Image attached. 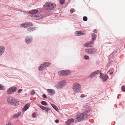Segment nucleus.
Wrapping results in <instances>:
<instances>
[{
    "instance_id": "f257e3e1",
    "label": "nucleus",
    "mask_w": 125,
    "mask_h": 125,
    "mask_svg": "<svg viewBox=\"0 0 125 125\" xmlns=\"http://www.w3.org/2000/svg\"><path fill=\"white\" fill-rule=\"evenodd\" d=\"M89 112V110L86 111V113L83 114L82 113H80L75 116V122L77 123L81 121L83 118H85L87 116V115H89L88 113Z\"/></svg>"
},
{
    "instance_id": "f03ea898",
    "label": "nucleus",
    "mask_w": 125,
    "mask_h": 125,
    "mask_svg": "<svg viewBox=\"0 0 125 125\" xmlns=\"http://www.w3.org/2000/svg\"><path fill=\"white\" fill-rule=\"evenodd\" d=\"M81 86L79 83L76 82L74 83L73 85V89L74 93H78L81 91Z\"/></svg>"
},
{
    "instance_id": "7ed1b4c3",
    "label": "nucleus",
    "mask_w": 125,
    "mask_h": 125,
    "mask_svg": "<svg viewBox=\"0 0 125 125\" xmlns=\"http://www.w3.org/2000/svg\"><path fill=\"white\" fill-rule=\"evenodd\" d=\"M44 6L46 10H51L55 9L56 7V5L52 2H47L46 3Z\"/></svg>"
},
{
    "instance_id": "20e7f679",
    "label": "nucleus",
    "mask_w": 125,
    "mask_h": 125,
    "mask_svg": "<svg viewBox=\"0 0 125 125\" xmlns=\"http://www.w3.org/2000/svg\"><path fill=\"white\" fill-rule=\"evenodd\" d=\"M97 49L94 48H88L86 49L85 50L86 53L88 54L93 55L97 52Z\"/></svg>"
},
{
    "instance_id": "39448f33",
    "label": "nucleus",
    "mask_w": 125,
    "mask_h": 125,
    "mask_svg": "<svg viewBox=\"0 0 125 125\" xmlns=\"http://www.w3.org/2000/svg\"><path fill=\"white\" fill-rule=\"evenodd\" d=\"M31 16L32 17V18L36 20L42 19L43 18V16L40 13L37 15H33Z\"/></svg>"
},
{
    "instance_id": "423d86ee",
    "label": "nucleus",
    "mask_w": 125,
    "mask_h": 125,
    "mask_svg": "<svg viewBox=\"0 0 125 125\" xmlns=\"http://www.w3.org/2000/svg\"><path fill=\"white\" fill-rule=\"evenodd\" d=\"M66 84V82L64 80H63L59 82L57 85L59 88H62Z\"/></svg>"
},
{
    "instance_id": "0eeeda50",
    "label": "nucleus",
    "mask_w": 125,
    "mask_h": 125,
    "mask_svg": "<svg viewBox=\"0 0 125 125\" xmlns=\"http://www.w3.org/2000/svg\"><path fill=\"white\" fill-rule=\"evenodd\" d=\"M17 88L16 87H12L9 88L7 90L8 94H11L13 93L16 90Z\"/></svg>"
},
{
    "instance_id": "6e6552de",
    "label": "nucleus",
    "mask_w": 125,
    "mask_h": 125,
    "mask_svg": "<svg viewBox=\"0 0 125 125\" xmlns=\"http://www.w3.org/2000/svg\"><path fill=\"white\" fill-rule=\"evenodd\" d=\"M33 24L31 22H27L23 23L20 26L21 27L26 28L30 26H32Z\"/></svg>"
},
{
    "instance_id": "1a4fd4ad",
    "label": "nucleus",
    "mask_w": 125,
    "mask_h": 125,
    "mask_svg": "<svg viewBox=\"0 0 125 125\" xmlns=\"http://www.w3.org/2000/svg\"><path fill=\"white\" fill-rule=\"evenodd\" d=\"M33 40L32 38L30 36H28L25 38V42L27 44L30 43Z\"/></svg>"
},
{
    "instance_id": "9d476101",
    "label": "nucleus",
    "mask_w": 125,
    "mask_h": 125,
    "mask_svg": "<svg viewBox=\"0 0 125 125\" xmlns=\"http://www.w3.org/2000/svg\"><path fill=\"white\" fill-rule=\"evenodd\" d=\"M94 42L91 41L90 42H88L84 44V46L86 47H93V44Z\"/></svg>"
},
{
    "instance_id": "9b49d317",
    "label": "nucleus",
    "mask_w": 125,
    "mask_h": 125,
    "mask_svg": "<svg viewBox=\"0 0 125 125\" xmlns=\"http://www.w3.org/2000/svg\"><path fill=\"white\" fill-rule=\"evenodd\" d=\"M15 98L11 96L8 97L7 99V102L9 104H12L13 102L15 101Z\"/></svg>"
},
{
    "instance_id": "f8f14e48",
    "label": "nucleus",
    "mask_w": 125,
    "mask_h": 125,
    "mask_svg": "<svg viewBox=\"0 0 125 125\" xmlns=\"http://www.w3.org/2000/svg\"><path fill=\"white\" fill-rule=\"evenodd\" d=\"M5 47L4 46H0V57L5 52Z\"/></svg>"
},
{
    "instance_id": "ddd939ff",
    "label": "nucleus",
    "mask_w": 125,
    "mask_h": 125,
    "mask_svg": "<svg viewBox=\"0 0 125 125\" xmlns=\"http://www.w3.org/2000/svg\"><path fill=\"white\" fill-rule=\"evenodd\" d=\"M103 73H100V77L102 78L103 80L104 81H106L108 78V76L107 74H105V75L103 76Z\"/></svg>"
},
{
    "instance_id": "4468645a",
    "label": "nucleus",
    "mask_w": 125,
    "mask_h": 125,
    "mask_svg": "<svg viewBox=\"0 0 125 125\" xmlns=\"http://www.w3.org/2000/svg\"><path fill=\"white\" fill-rule=\"evenodd\" d=\"M75 33L76 36H81L85 34V33L83 31H76L75 32Z\"/></svg>"
},
{
    "instance_id": "2eb2a0df",
    "label": "nucleus",
    "mask_w": 125,
    "mask_h": 125,
    "mask_svg": "<svg viewBox=\"0 0 125 125\" xmlns=\"http://www.w3.org/2000/svg\"><path fill=\"white\" fill-rule=\"evenodd\" d=\"M74 119L73 118H70L68 119L66 123V125H70L74 121Z\"/></svg>"
},
{
    "instance_id": "dca6fc26",
    "label": "nucleus",
    "mask_w": 125,
    "mask_h": 125,
    "mask_svg": "<svg viewBox=\"0 0 125 125\" xmlns=\"http://www.w3.org/2000/svg\"><path fill=\"white\" fill-rule=\"evenodd\" d=\"M21 112H19L14 115L12 116L13 119H15L19 117L21 115Z\"/></svg>"
},
{
    "instance_id": "f3484780",
    "label": "nucleus",
    "mask_w": 125,
    "mask_h": 125,
    "mask_svg": "<svg viewBox=\"0 0 125 125\" xmlns=\"http://www.w3.org/2000/svg\"><path fill=\"white\" fill-rule=\"evenodd\" d=\"M47 91L48 92L49 94L51 95H53L55 93V91L53 89H48Z\"/></svg>"
},
{
    "instance_id": "a211bd4d",
    "label": "nucleus",
    "mask_w": 125,
    "mask_h": 125,
    "mask_svg": "<svg viewBox=\"0 0 125 125\" xmlns=\"http://www.w3.org/2000/svg\"><path fill=\"white\" fill-rule=\"evenodd\" d=\"M71 73V72L69 70H64V76H66L70 75Z\"/></svg>"
},
{
    "instance_id": "6ab92c4d",
    "label": "nucleus",
    "mask_w": 125,
    "mask_h": 125,
    "mask_svg": "<svg viewBox=\"0 0 125 125\" xmlns=\"http://www.w3.org/2000/svg\"><path fill=\"white\" fill-rule=\"evenodd\" d=\"M92 39L91 41L94 42L95 40L96 39L97 35L95 33H93L92 34Z\"/></svg>"
},
{
    "instance_id": "aec40b11",
    "label": "nucleus",
    "mask_w": 125,
    "mask_h": 125,
    "mask_svg": "<svg viewBox=\"0 0 125 125\" xmlns=\"http://www.w3.org/2000/svg\"><path fill=\"white\" fill-rule=\"evenodd\" d=\"M45 67L43 63L41 64L38 67V69L40 71L43 70Z\"/></svg>"
},
{
    "instance_id": "412c9836",
    "label": "nucleus",
    "mask_w": 125,
    "mask_h": 125,
    "mask_svg": "<svg viewBox=\"0 0 125 125\" xmlns=\"http://www.w3.org/2000/svg\"><path fill=\"white\" fill-rule=\"evenodd\" d=\"M38 12V10H32L29 11V13L32 14V15H35L36 13H37Z\"/></svg>"
},
{
    "instance_id": "4be33fe9",
    "label": "nucleus",
    "mask_w": 125,
    "mask_h": 125,
    "mask_svg": "<svg viewBox=\"0 0 125 125\" xmlns=\"http://www.w3.org/2000/svg\"><path fill=\"white\" fill-rule=\"evenodd\" d=\"M13 104H11L13 105H18L19 104V101L15 99V101H13L12 102Z\"/></svg>"
},
{
    "instance_id": "5701e85b",
    "label": "nucleus",
    "mask_w": 125,
    "mask_h": 125,
    "mask_svg": "<svg viewBox=\"0 0 125 125\" xmlns=\"http://www.w3.org/2000/svg\"><path fill=\"white\" fill-rule=\"evenodd\" d=\"M43 63L45 66V68L48 67L51 64L50 62H45Z\"/></svg>"
},
{
    "instance_id": "b1692460",
    "label": "nucleus",
    "mask_w": 125,
    "mask_h": 125,
    "mask_svg": "<svg viewBox=\"0 0 125 125\" xmlns=\"http://www.w3.org/2000/svg\"><path fill=\"white\" fill-rule=\"evenodd\" d=\"M36 28V27H31L28 28L27 30L29 31H33L35 30Z\"/></svg>"
},
{
    "instance_id": "393cba45",
    "label": "nucleus",
    "mask_w": 125,
    "mask_h": 125,
    "mask_svg": "<svg viewBox=\"0 0 125 125\" xmlns=\"http://www.w3.org/2000/svg\"><path fill=\"white\" fill-rule=\"evenodd\" d=\"M30 106V104H26L23 108L22 109L23 111H25L27 110Z\"/></svg>"
},
{
    "instance_id": "a878e982",
    "label": "nucleus",
    "mask_w": 125,
    "mask_h": 125,
    "mask_svg": "<svg viewBox=\"0 0 125 125\" xmlns=\"http://www.w3.org/2000/svg\"><path fill=\"white\" fill-rule=\"evenodd\" d=\"M58 74L60 76H64V70L59 72L58 73Z\"/></svg>"
},
{
    "instance_id": "bb28decb",
    "label": "nucleus",
    "mask_w": 125,
    "mask_h": 125,
    "mask_svg": "<svg viewBox=\"0 0 125 125\" xmlns=\"http://www.w3.org/2000/svg\"><path fill=\"white\" fill-rule=\"evenodd\" d=\"M40 107L42 109L46 111H48L49 110L48 108L42 106H40Z\"/></svg>"
},
{
    "instance_id": "cd10ccee",
    "label": "nucleus",
    "mask_w": 125,
    "mask_h": 125,
    "mask_svg": "<svg viewBox=\"0 0 125 125\" xmlns=\"http://www.w3.org/2000/svg\"><path fill=\"white\" fill-rule=\"evenodd\" d=\"M51 105L52 107L55 110L57 111V110H58V109L57 107L56 106H55L54 104H52Z\"/></svg>"
},
{
    "instance_id": "c85d7f7f",
    "label": "nucleus",
    "mask_w": 125,
    "mask_h": 125,
    "mask_svg": "<svg viewBox=\"0 0 125 125\" xmlns=\"http://www.w3.org/2000/svg\"><path fill=\"white\" fill-rule=\"evenodd\" d=\"M95 74L94 72L91 73L89 75V77H92L93 76L95 75Z\"/></svg>"
},
{
    "instance_id": "c756f323",
    "label": "nucleus",
    "mask_w": 125,
    "mask_h": 125,
    "mask_svg": "<svg viewBox=\"0 0 125 125\" xmlns=\"http://www.w3.org/2000/svg\"><path fill=\"white\" fill-rule=\"evenodd\" d=\"M114 55L113 53H112L110 55L109 57V59L110 60L111 59H112L113 58V57Z\"/></svg>"
},
{
    "instance_id": "7c9ffc66",
    "label": "nucleus",
    "mask_w": 125,
    "mask_h": 125,
    "mask_svg": "<svg viewBox=\"0 0 125 125\" xmlns=\"http://www.w3.org/2000/svg\"><path fill=\"white\" fill-rule=\"evenodd\" d=\"M100 70H98L94 72V73L95 75L98 74L100 73Z\"/></svg>"
},
{
    "instance_id": "2f4dec72",
    "label": "nucleus",
    "mask_w": 125,
    "mask_h": 125,
    "mask_svg": "<svg viewBox=\"0 0 125 125\" xmlns=\"http://www.w3.org/2000/svg\"><path fill=\"white\" fill-rule=\"evenodd\" d=\"M84 58L86 60H88L89 59V57L86 55L84 56Z\"/></svg>"
},
{
    "instance_id": "473e14b6",
    "label": "nucleus",
    "mask_w": 125,
    "mask_h": 125,
    "mask_svg": "<svg viewBox=\"0 0 125 125\" xmlns=\"http://www.w3.org/2000/svg\"><path fill=\"white\" fill-rule=\"evenodd\" d=\"M41 104H42L46 105H47V103L44 101H42L41 102Z\"/></svg>"
},
{
    "instance_id": "72a5a7b5",
    "label": "nucleus",
    "mask_w": 125,
    "mask_h": 125,
    "mask_svg": "<svg viewBox=\"0 0 125 125\" xmlns=\"http://www.w3.org/2000/svg\"><path fill=\"white\" fill-rule=\"evenodd\" d=\"M0 90H5L4 86L3 85H0Z\"/></svg>"
},
{
    "instance_id": "f704fd0d",
    "label": "nucleus",
    "mask_w": 125,
    "mask_h": 125,
    "mask_svg": "<svg viewBox=\"0 0 125 125\" xmlns=\"http://www.w3.org/2000/svg\"><path fill=\"white\" fill-rule=\"evenodd\" d=\"M83 20L84 21H86L87 20V18L86 16H84L83 18Z\"/></svg>"
},
{
    "instance_id": "c9c22d12",
    "label": "nucleus",
    "mask_w": 125,
    "mask_h": 125,
    "mask_svg": "<svg viewBox=\"0 0 125 125\" xmlns=\"http://www.w3.org/2000/svg\"><path fill=\"white\" fill-rule=\"evenodd\" d=\"M87 96V95L85 94H82L81 95V98H83Z\"/></svg>"
},
{
    "instance_id": "e433bc0d",
    "label": "nucleus",
    "mask_w": 125,
    "mask_h": 125,
    "mask_svg": "<svg viewBox=\"0 0 125 125\" xmlns=\"http://www.w3.org/2000/svg\"><path fill=\"white\" fill-rule=\"evenodd\" d=\"M65 1V0H60V3L61 4H63Z\"/></svg>"
},
{
    "instance_id": "4c0bfd02",
    "label": "nucleus",
    "mask_w": 125,
    "mask_h": 125,
    "mask_svg": "<svg viewBox=\"0 0 125 125\" xmlns=\"http://www.w3.org/2000/svg\"><path fill=\"white\" fill-rule=\"evenodd\" d=\"M121 89L123 91H125V87L123 86H122L121 87Z\"/></svg>"
},
{
    "instance_id": "58836bf2",
    "label": "nucleus",
    "mask_w": 125,
    "mask_h": 125,
    "mask_svg": "<svg viewBox=\"0 0 125 125\" xmlns=\"http://www.w3.org/2000/svg\"><path fill=\"white\" fill-rule=\"evenodd\" d=\"M35 93V91L34 90H32L31 91V94L32 95H34Z\"/></svg>"
},
{
    "instance_id": "ea45409f",
    "label": "nucleus",
    "mask_w": 125,
    "mask_h": 125,
    "mask_svg": "<svg viewBox=\"0 0 125 125\" xmlns=\"http://www.w3.org/2000/svg\"><path fill=\"white\" fill-rule=\"evenodd\" d=\"M42 96L43 97V98H47V97L46 96V95L45 94H43L42 95Z\"/></svg>"
},
{
    "instance_id": "a19ab883",
    "label": "nucleus",
    "mask_w": 125,
    "mask_h": 125,
    "mask_svg": "<svg viewBox=\"0 0 125 125\" xmlns=\"http://www.w3.org/2000/svg\"><path fill=\"white\" fill-rule=\"evenodd\" d=\"M74 11V10L73 9H72L70 10V12L71 13H72Z\"/></svg>"
},
{
    "instance_id": "79ce46f5",
    "label": "nucleus",
    "mask_w": 125,
    "mask_h": 125,
    "mask_svg": "<svg viewBox=\"0 0 125 125\" xmlns=\"http://www.w3.org/2000/svg\"><path fill=\"white\" fill-rule=\"evenodd\" d=\"M36 115L35 113H34L32 114V116L33 118H34L35 117Z\"/></svg>"
},
{
    "instance_id": "37998d69",
    "label": "nucleus",
    "mask_w": 125,
    "mask_h": 125,
    "mask_svg": "<svg viewBox=\"0 0 125 125\" xmlns=\"http://www.w3.org/2000/svg\"><path fill=\"white\" fill-rule=\"evenodd\" d=\"M94 32L95 33H97V30L96 29H94Z\"/></svg>"
},
{
    "instance_id": "c03bdc74",
    "label": "nucleus",
    "mask_w": 125,
    "mask_h": 125,
    "mask_svg": "<svg viewBox=\"0 0 125 125\" xmlns=\"http://www.w3.org/2000/svg\"><path fill=\"white\" fill-rule=\"evenodd\" d=\"M12 123L10 122H9L8 124H7L6 125H10Z\"/></svg>"
},
{
    "instance_id": "a18cd8bd",
    "label": "nucleus",
    "mask_w": 125,
    "mask_h": 125,
    "mask_svg": "<svg viewBox=\"0 0 125 125\" xmlns=\"http://www.w3.org/2000/svg\"><path fill=\"white\" fill-rule=\"evenodd\" d=\"M22 89H19L18 91V92L19 93H20L21 92V91H22Z\"/></svg>"
},
{
    "instance_id": "49530a36",
    "label": "nucleus",
    "mask_w": 125,
    "mask_h": 125,
    "mask_svg": "<svg viewBox=\"0 0 125 125\" xmlns=\"http://www.w3.org/2000/svg\"><path fill=\"white\" fill-rule=\"evenodd\" d=\"M55 122L56 123H58L59 122V120L58 119H56L55 121Z\"/></svg>"
},
{
    "instance_id": "de8ad7c7",
    "label": "nucleus",
    "mask_w": 125,
    "mask_h": 125,
    "mask_svg": "<svg viewBox=\"0 0 125 125\" xmlns=\"http://www.w3.org/2000/svg\"><path fill=\"white\" fill-rule=\"evenodd\" d=\"M113 73V72H110L109 73L111 75Z\"/></svg>"
},
{
    "instance_id": "09e8293b",
    "label": "nucleus",
    "mask_w": 125,
    "mask_h": 125,
    "mask_svg": "<svg viewBox=\"0 0 125 125\" xmlns=\"http://www.w3.org/2000/svg\"><path fill=\"white\" fill-rule=\"evenodd\" d=\"M10 125H13L12 123Z\"/></svg>"
},
{
    "instance_id": "8fccbe9b",
    "label": "nucleus",
    "mask_w": 125,
    "mask_h": 125,
    "mask_svg": "<svg viewBox=\"0 0 125 125\" xmlns=\"http://www.w3.org/2000/svg\"><path fill=\"white\" fill-rule=\"evenodd\" d=\"M110 72L109 71H108V73L109 72Z\"/></svg>"
},
{
    "instance_id": "3c124183",
    "label": "nucleus",
    "mask_w": 125,
    "mask_h": 125,
    "mask_svg": "<svg viewBox=\"0 0 125 125\" xmlns=\"http://www.w3.org/2000/svg\"><path fill=\"white\" fill-rule=\"evenodd\" d=\"M5 125H7L6 124Z\"/></svg>"
}]
</instances>
